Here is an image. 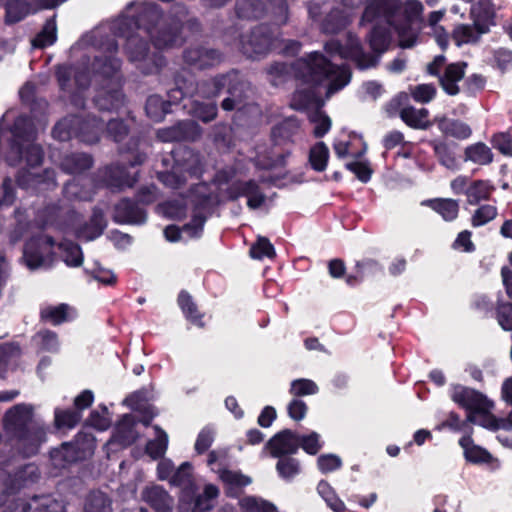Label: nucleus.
<instances>
[{
	"label": "nucleus",
	"mask_w": 512,
	"mask_h": 512,
	"mask_svg": "<svg viewBox=\"0 0 512 512\" xmlns=\"http://www.w3.org/2000/svg\"><path fill=\"white\" fill-rule=\"evenodd\" d=\"M3 429L24 458L38 454L46 441L47 429L34 419L32 405L19 403L9 408L3 417Z\"/></svg>",
	"instance_id": "1"
},
{
	"label": "nucleus",
	"mask_w": 512,
	"mask_h": 512,
	"mask_svg": "<svg viewBox=\"0 0 512 512\" xmlns=\"http://www.w3.org/2000/svg\"><path fill=\"white\" fill-rule=\"evenodd\" d=\"M106 133V137L113 139L119 144V152L131 153L132 157L127 160L126 164L115 163L106 166L100 174V182L102 185L112 191H122L125 188H132L139 179V172L130 174L128 167H136L142 165L147 155L138 150L141 142L139 135H130L131 130H102Z\"/></svg>",
	"instance_id": "2"
},
{
	"label": "nucleus",
	"mask_w": 512,
	"mask_h": 512,
	"mask_svg": "<svg viewBox=\"0 0 512 512\" xmlns=\"http://www.w3.org/2000/svg\"><path fill=\"white\" fill-rule=\"evenodd\" d=\"M338 67L333 64L321 52L314 51L306 57L296 59L290 66L285 63H274L269 72L275 75H283L291 72L295 79L303 84L316 87L329 80L336 74Z\"/></svg>",
	"instance_id": "3"
},
{
	"label": "nucleus",
	"mask_w": 512,
	"mask_h": 512,
	"mask_svg": "<svg viewBox=\"0 0 512 512\" xmlns=\"http://www.w3.org/2000/svg\"><path fill=\"white\" fill-rule=\"evenodd\" d=\"M12 138L5 154V161L9 166L16 167L25 163L29 168L40 166L44 160V150L33 140L38 130H10Z\"/></svg>",
	"instance_id": "4"
},
{
	"label": "nucleus",
	"mask_w": 512,
	"mask_h": 512,
	"mask_svg": "<svg viewBox=\"0 0 512 512\" xmlns=\"http://www.w3.org/2000/svg\"><path fill=\"white\" fill-rule=\"evenodd\" d=\"M119 34L126 38L123 50L130 62H139L141 72L144 75L159 74L166 66V58L160 53H153L149 57L150 42L147 37H142L136 31L123 32Z\"/></svg>",
	"instance_id": "5"
},
{
	"label": "nucleus",
	"mask_w": 512,
	"mask_h": 512,
	"mask_svg": "<svg viewBox=\"0 0 512 512\" xmlns=\"http://www.w3.org/2000/svg\"><path fill=\"white\" fill-rule=\"evenodd\" d=\"M275 40L274 28L269 24L261 23L253 27L248 33L241 35V51L248 58L259 59L271 51Z\"/></svg>",
	"instance_id": "6"
},
{
	"label": "nucleus",
	"mask_w": 512,
	"mask_h": 512,
	"mask_svg": "<svg viewBox=\"0 0 512 512\" xmlns=\"http://www.w3.org/2000/svg\"><path fill=\"white\" fill-rule=\"evenodd\" d=\"M162 19L163 13L157 4L144 3L136 9L133 15L121 21L119 30L123 32L142 30L149 37Z\"/></svg>",
	"instance_id": "7"
},
{
	"label": "nucleus",
	"mask_w": 512,
	"mask_h": 512,
	"mask_svg": "<svg viewBox=\"0 0 512 512\" xmlns=\"http://www.w3.org/2000/svg\"><path fill=\"white\" fill-rule=\"evenodd\" d=\"M183 20L178 15H171L162 19L154 29L149 39L157 49H166L181 46L185 38L182 36Z\"/></svg>",
	"instance_id": "8"
},
{
	"label": "nucleus",
	"mask_w": 512,
	"mask_h": 512,
	"mask_svg": "<svg viewBox=\"0 0 512 512\" xmlns=\"http://www.w3.org/2000/svg\"><path fill=\"white\" fill-rule=\"evenodd\" d=\"M182 58L189 67L204 71L219 66L224 61V54L217 48L197 44L185 48Z\"/></svg>",
	"instance_id": "9"
},
{
	"label": "nucleus",
	"mask_w": 512,
	"mask_h": 512,
	"mask_svg": "<svg viewBox=\"0 0 512 512\" xmlns=\"http://www.w3.org/2000/svg\"><path fill=\"white\" fill-rule=\"evenodd\" d=\"M402 8V0H370L364 7L360 23L370 24L383 19L388 25H393Z\"/></svg>",
	"instance_id": "10"
},
{
	"label": "nucleus",
	"mask_w": 512,
	"mask_h": 512,
	"mask_svg": "<svg viewBox=\"0 0 512 512\" xmlns=\"http://www.w3.org/2000/svg\"><path fill=\"white\" fill-rule=\"evenodd\" d=\"M118 49L117 41L112 40L107 45L106 53L94 56L91 69L95 76L103 80H112L120 73L122 60L116 56Z\"/></svg>",
	"instance_id": "11"
},
{
	"label": "nucleus",
	"mask_w": 512,
	"mask_h": 512,
	"mask_svg": "<svg viewBox=\"0 0 512 512\" xmlns=\"http://www.w3.org/2000/svg\"><path fill=\"white\" fill-rule=\"evenodd\" d=\"M449 396L458 407L478 412L486 411L490 401L484 393L462 384H451Z\"/></svg>",
	"instance_id": "12"
},
{
	"label": "nucleus",
	"mask_w": 512,
	"mask_h": 512,
	"mask_svg": "<svg viewBox=\"0 0 512 512\" xmlns=\"http://www.w3.org/2000/svg\"><path fill=\"white\" fill-rule=\"evenodd\" d=\"M112 220L122 225H143L147 221V211L134 199L123 197L114 205Z\"/></svg>",
	"instance_id": "13"
},
{
	"label": "nucleus",
	"mask_w": 512,
	"mask_h": 512,
	"mask_svg": "<svg viewBox=\"0 0 512 512\" xmlns=\"http://www.w3.org/2000/svg\"><path fill=\"white\" fill-rule=\"evenodd\" d=\"M298 433L291 429H283L274 434L264 445L271 457L294 455L299 450Z\"/></svg>",
	"instance_id": "14"
},
{
	"label": "nucleus",
	"mask_w": 512,
	"mask_h": 512,
	"mask_svg": "<svg viewBox=\"0 0 512 512\" xmlns=\"http://www.w3.org/2000/svg\"><path fill=\"white\" fill-rule=\"evenodd\" d=\"M471 18L475 29L480 34H486L491 26L496 25V12L491 0H479L471 7Z\"/></svg>",
	"instance_id": "15"
},
{
	"label": "nucleus",
	"mask_w": 512,
	"mask_h": 512,
	"mask_svg": "<svg viewBox=\"0 0 512 512\" xmlns=\"http://www.w3.org/2000/svg\"><path fill=\"white\" fill-rule=\"evenodd\" d=\"M188 198L192 211L203 212L218 204V196L206 182L193 184L188 190Z\"/></svg>",
	"instance_id": "16"
},
{
	"label": "nucleus",
	"mask_w": 512,
	"mask_h": 512,
	"mask_svg": "<svg viewBox=\"0 0 512 512\" xmlns=\"http://www.w3.org/2000/svg\"><path fill=\"white\" fill-rule=\"evenodd\" d=\"M333 149L339 158L351 156L360 159L367 151V144L361 134L357 133L355 130H351L346 140H337L334 142Z\"/></svg>",
	"instance_id": "17"
},
{
	"label": "nucleus",
	"mask_w": 512,
	"mask_h": 512,
	"mask_svg": "<svg viewBox=\"0 0 512 512\" xmlns=\"http://www.w3.org/2000/svg\"><path fill=\"white\" fill-rule=\"evenodd\" d=\"M17 185L21 188H36L45 185L46 188L56 186V172L54 169L45 168L41 173H33L28 169H22L17 173Z\"/></svg>",
	"instance_id": "18"
},
{
	"label": "nucleus",
	"mask_w": 512,
	"mask_h": 512,
	"mask_svg": "<svg viewBox=\"0 0 512 512\" xmlns=\"http://www.w3.org/2000/svg\"><path fill=\"white\" fill-rule=\"evenodd\" d=\"M177 304L184 318L193 326L204 329L206 323L204 321L205 313L200 311L196 301L187 290H181L177 296Z\"/></svg>",
	"instance_id": "19"
},
{
	"label": "nucleus",
	"mask_w": 512,
	"mask_h": 512,
	"mask_svg": "<svg viewBox=\"0 0 512 512\" xmlns=\"http://www.w3.org/2000/svg\"><path fill=\"white\" fill-rule=\"evenodd\" d=\"M107 227L104 212L99 207H94L88 222L82 224L76 230V236L86 241H93L100 237Z\"/></svg>",
	"instance_id": "20"
},
{
	"label": "nucleus",
	"mask_w": 512,
	"mask_h": 512,
	"mask_svg": "<svg viewBox=\"0 0 512 512\" xmlns=\"http://www.w3.org/2000/svg\"><path fill=\"white\" fill-rule=\"evenodd\" d=\"M467 63L460 61L450 63L445 71L439 76V83L442 89L450 96H455L460 92L458 82L464 78Z\"/></svg>",
	"instance_id": "21"
},
{
	"label": "nucleus",
	"mask_w": 512,
	"mask_h": 512,
	"mask_svg": "<svg viewBox=\"0 0 512 512\" xmlns=\"http://www.w3.org/2000/svg\"><path fill=\"white\" fill-rule=\"evenodd\" d=\"M84 452L78 444L65 442L59 448L50 451V458L53 465L57 468H67L69 465L83 459Z\"/></svg>",
	"instance_id": "22"
},
{
	"label": "nucleus",
	"mask_w": 512,
	"mask_h": 512,
	"mask_svg": "<svg viewBox=\"0 0 512 512\" xmlns=\"http://www.w3.org/2000/svg\"><path fill=\"white\" fill-rule=\"evenodd\" d=\"M219 478L225 485V495L229 498H239L242 488L251 484L252 479L240 471H233L227 468L219 472Z\"/></svg>",
	"instance_id": "23"
},
{
	"label": "nucleus",
	"mask_w": 512,
	"mask_h": 512,
	"mask_svg": "<svg viewBox=\"0 0 512 512\" xmlns=\"http://www.w3.org/2000/svg\"><path fill=\"white\" fill-rule=\"evenodd\" d=\"M217 112L218 108L214 103L195 102L192 107L193 119L188 121H179L170 128H200L197 121L208 123L216 118Z\"/></svg>",
	"instance_id": "24"
},
{
	"label": "nucleus",
	"mask_w": 512,
	"mask_h": 512,
	"mask_svg": "<svg viewBox=\"0 0 512 512\" xmlns=\"http://www.w3.org/2000/svg\"><path fill=\"white\" fill-rule=\"evenodd\" d=\"M348 60L353 61L360 70L374 68L379 63V55L364 51L361 42L356 39H349L347 49Z\"/></svg>",
	"instance_id": "25"
},
{
	"label": "nucleus",
	"mask_w": 512,
	"mask_h": 512,
	"mask_svg": "<svg viewBox=\"0 0 512 512\" xmlns=\"http://www.w3.org/2000/svg\"><path fill=\"white\" fill-rule=\"evenodd\" d=\"M170 483L182 488L181 499H185L186 496L192 497L196 492L197 487L194 483L191 463L183 462L172 474Z\"/></svg>",
	"instance_id": "26"
},
{
	"label": "nucleus",
	"mask_w": 512,
	"mask_h": 512,
	"mask_svg": "<svg viewBox=\"0 0 512 512\" xmlns=\"http://www.w3.org/2000/svg\"><path fill=\"white\" fill-rule=\"evenodd\" d=\"M136 421L132 414H124L118 421L113 438L118 444L128 447L137 440Z\"/></svg>",
	"instance_id": "27"
},
{
	"label": "nucleus",
	"mask_w": 512,
	"mask_h": 512,
	"mask_svg": "<svg viewBox=\"0 0 512 512\" xmlns=\"http://www.w3.org/2000/svg\"><path fill=\"white\" fill-rule=\"evenodd\" d=\"M4 23L11 26L23 21L32 12L28 0H6L4 3Z\"/></svg>",
	"instance_id": "28"
},
{
	"label": "nucleus",
	"mask_w": 512,
	"mask_h": 512,
	"mask_svg": "<svg viewBox=\"0 0 512 512\" xmlns=\"http://www.w3.org/2000/svg\"><path fill=\"white\" fill-rule=\"evenodd\" d=\"M422 205L438 213L444 221H454L459 214V203L451 198H433L422 202Z\"/></svg>",
	"instance_id": "29"
},
{
	"label": "nucleus",
	"mask_w": 512,
	"mask_h": 512,
	"mask_svg": "<svg viewBox=\"0 0 512 512\" xmlns=\"http://www.w3.org/2000/svg\"><path fill=\"white\" fill-rule=\"evenodd\" d=\"M218 495V487L213 484H207L204 486L202 494L196 495L195 492L192 497L186 496V498L182 500L187 501L190 504H193L192 512H207L213 508L212 501L216 499Z\"/></svg>",
	"instance_id": "30"
},
{
	"label": "nucleus",
	"mask_w": 512,
	"mask_h": 512,
	"mask_svg": "<svg viewBox=\"0 0 512 512\" xmlns=\"http://www.w3.org/2000/svg\"><path fill=\"white\" fill-rule=\"evenodd\" d=\"M83 512H113V500L101 490H91L85 497Z\"/></svg>",
	"instance_id": "31"
},
{
	"label": "nucleus",
	"mask_w": 512,
	"mask_h": 512,
	"mask_svg": "<svg viewBox=\"0 0 512 512\" xmlns=\"http://www.w3.org/2000/svg\"><path fill=\"white\" fill-rule=\"evenodd\" d=\"M93 166V158L86 153H71L61 161L64 172L75 175L89 170Z\"/></svg>",
	"instance_id": "32"
},
{
	"label": "nucleus",
	"mask_w": 512,
	"mask_h": 512,
	"mask_svg": "<svg viewBox=\"0 0 512 512\" xmlns=\"http://www.w3.org/2000/svg\"><path fill=\"white\" fill-rule=\"evenodd\" d=\"M69 310L70 306L66 303L42 307L39 313L40 322L49 323L53 326L61 325L70 320Z\"/></svg>",
	"instance_id": "33"
},
{
	"label": "nucleus",
	"mask_w": 512,
	"mask_h": 512,
	"mask_svg": "<svg viewBox=\"0 0 512 512\" xmlns=\"http://www.w3.org/2000/svg\"><path fill=\"white\" fill-rule=\"evenodd\" d=\"M265 3L262 0H236L235 13L239 19L257 20L264 16Z\"/></svg>",
	"instance_id": "34"
},
{
	"label": "nucleus",
	"mask_w": 512,
	"mask_h": 512,
	"mask_svg": "<svg viewBox=\"0 0 512 512\" xmlns=\"http://www.w3.org/2000/svg\"><path fill=\"white\" fill-rule=\"evenodd\" d=\"M370 49L379 56L388 50L391 42L389 29L382 25H374L367 35Z\"/></svg>",
	"instance_id": "35"
},
{
	"label": "nucleus",
	"mask_w": 512,
	"mask_h": 512,
	"mask_svg": "<svg viewBox=\"0 0 512 512\" xmlns=\"http://www.w3.org/2000/svg\"><path fill=\"white\" fill-rule=\"evenodd\" d=\"M46 250L38 242V240L32 236L24 244L23 258L29 269L35 270L41 267L44 263V254Z\"/></svg>",
	"instance_id": "36"
},
{
	"label": "nucleus",
	"mask_w": 512,
	"mask_h": 512,
	"mask_svg": "<svg viewBox=\"0 0 512 512\" xmlns=\"http://www.w3.org/2000/svg\"><path fill=\"white\" fill-rule=\"evenodd\" d=\"M494 407V403L490 400L487 402V410L484 412H478L481 416L478 425L491 431H498L500 429L510 431L512 430V419L507 415L504 418H498L491 413V409Z\"/></svg>",
	"instance_id": "37"
},
{
	"label": "nucleus",
	"mask_w": 512,
	"mask_h": 512,
	"mask_svg": "<svg viewBox=\"0 0 512 512\" xmlns=\"http://www.w3.org/2000/svg\"><path fill=\"white\" fill-rule=\"evenodd\" d=\"M146 115L154 122H161L167 114L172 113L171 103L157 95H150L145 103Z\"/></svg>",
	"instance_id": "38"
},
{
	"label": "nucleus",
	"mask_w": 512,
	"mask_h": 512,
	"mask_svg": "<svg viewBox=\"0 0 512 512\" xmlns=\"http://www.w3.org/2000/svg\"><path fill=\"white\" fill-rule=\"evenodd\" d=\"M429 111L426 108L416 109L407 106L401 109L400 118L410 128H429Z\"/></svg>",
	"instance_id": "39"
},
{
	"label": "nucleus",
	"mask_w": 512,
	"mask_h": 512,
	"mask_svg": "<svg viewBox=\"0 0 512 512\" xmlns=\"http://www.w3.org/2000/svg\"><path fill=\"white\" fill-rule=\"evenodd\" d=\"M57 40V25L55 15L48 18L40 32L32 39L31 44L34 48L44 49L53 45Z\"/></svg>",
	"instance_id": "40"
},
{
	"label": "nucleus",
	"mask_w": 512,
	"mask_h": 512,
	"mask_svg": "<svg viewBox=\"0 0 512 512\" xmlns=\"http://www.w3.org/2000/svg\"><path fill=\"white\" fill-rule=\"evenodd\" d=\"M142 497L154 510L172 507V498L161 486L146 488L142 493Z\"/></svg>",
	"instance_id": "41"
},
{
	"label": "nucleus",
	"mask_w": 512,
	"mask_h": 512,
	"mask_svg": "<svg viewBox=\"0 0 512 512\" xmlns=\"http://www.w3.org/2000/svg\"><path fill=\"white\" fill-rule=\"evenodd\" d=\"M229 73L218 74L210 79L204 80L200 84V91L206 98H215L224 91L227 93L229 85Z\"/></svg>",
	"instance_id": "42"
},
{
	"label": "nucleus",
	"mask_w": 512,
	"mask_h": 512,
	"mask_svg": "<svg viewBox=\"0 0 512 512\" xmlns=\"http://www.w3.org/2000/svg\"><path fill=\"white\" fill-rule=\"evenodd\" d=\"M35 119L28 113L10 109L0 119V128H35Z\"/></svg>",
	"instance_id": "43"
},
{
	"label": "nucleus",
	"mask_w": 512,
	"mask_h": 512,
	"mask_svg": "<svg viewBox=\"0 0 512 512\" xmlns=\"http://www.w3.org/2000/svg\"><path fill=\"white\" fill-rule=\"evenodd\" d=\"M154 430L156 437L146 443L145 452L153 460H158L165 455L169 440L167 433L161 427L155 425Z\"/></svg>",
	"instance_id": "44"
},
{
	"label": "nucleus",
	"mask_w": 512,
	"mask_h": 512,
	"mask_svg": "<svg viewBox=\"0 0 512 512\" xmlns=\"http://www.w3.org/2000/svg\"><path fill=\"white\" fill-rule=\"evenodd\" d=\"M494 187L488 181L475 180L464 191L469 205H477L482 200H488Z\"/></svg>",
	"instance_id": "45"
},
{
	"label": "nucleus",
	"mask_w": 512,
	"mask_h": 512,
	"mask_svg": "<svg viewBox=\"0 0 512 512\" xmlns=\"http://www.w3.org/2000/svg\"><path fill=\"white\" fill-rule=\"evenodd\" d=\"M349 25L348 17L339 9L331 10L323 19L321 29L326 34H338Z\"/></svg>",
	"instance_id": "46"
},
{
	"label": "nucleus",
	"mask_w": 512,
	"mask_h": 512,
	"mask_svg": "<svg viewBox=\"0 0 512 512\" xmlns=\"http://www.w3.org/2000/svg\"><path fill=\"white\" fill-rule=\"evenodd\" d=\"M491 149L483 142L472 144L465 149V160L472 161L478 165H488L493 162Z\"/></svg>",
	"instance_id": "47"
},
{
	"label": "nucleus",
	"mask_w": 512,
	"mask_h": 512,
	"mask_svg": "<svg viewBox=\"0 0 512 512\" xmlns=\"http://www.w3.org/2000/svg\"><path fill=\"white\" fill-rule=\"evenodd\" d=\"M21 356V349L15 343L0 344V379H6L9 366Z\"/></svg>",
	"instance_id": "48"
},
{
	"label": "nucleus",
	"mask_w": 512,
	"mask_h": 512,
	"mask_svg": "<svg viewBox=\"0 0 512 512\" xmlns=\"http://www.w3.org/2000/svg\"><path fill=\"white\" fill-rule=\"evenodd\" d=\"M329 149L324 142L315 143L309 150L308 161L316 172H323L327 168Z\"/></svg>",
	"instance_id": "49"
},
{
	"label": "nucleus",
	"mask_w": 512,
	"mask_h": 512,
	"mask_svg": "<svg viewBox=\"0 0 512 512\" xmlns=\"http://www.w3.org/2000/svg\"><path fill=\"white\" fill-rule=\"evenodd\" d=\"M257 182L254 179L247 181L236 180L232 182L226 189L225 195L231 202L238 200L240 197H247L256 192Z\"/></svg>",
	"instance_id": "50"
},
{
	"label": "nucleus",
	"mask_w": 512,
	"mask_h": 512,
	"mask_svg": "<svg viewBox=\"0 0 512 512\" xmlns=\"http://www.w3.org/2000/svg\"><path fill=\"white\" fill-rule=\"evenodd\" d=\"M82 419L80 411L75 409H60L54 411V424L57 429H72L78 425Z\"/></svg>",
	"instance_id": "51"
},
{
	"label": "nucleus",
	"mask_w": 512,
	"mask_h": 512,
	"mask_svg": "<svg viewBox=\"0 0 512 512\" xmlns=\"http://www.w3.org/2000/svg\"><path fill=\"white\" fill-rule=\"evenodd\" d=\"M290 456L276 457V471L280 478L290 481L301 472L300 462Z\"/></svg>",
	"instance_id": "52"
},
{
	"label": "nucleus",
	"mask_w": 512,
	"mask_h": 512,
	"mask_svg": "<svg viewBox=\"0 0 512 512\" xmlns=\"http://www.w3.org/2000/svg\"><path fill=\"white\" fill-rule=\"evenodd\" d=\"M317 491L334 512H346L345 503L336 495L327 481L321 480L317 485Z\"/></svg>",
	"instance_id": "53"
},
{
	"label": "nucleus",
	"mask_w": 512,
	"mask_h": 512,
	"mask_svg": "<svg viewBox=\"0 0 512 512\" xmlns=\"http://www.w3.org/2000/svg\"><path fill=\"white\" fill-rule=\"evenodd\" d=\"M481 35L475 29L474 24H459L452 32V38L458 47L467 43H477Z\"/></svg>",
	"instance_id": "54"
},
{
	"label": "nucleus",
	"mask_w": 512,
	"mask_h": 512,
	"mask_svg": "<svg viewBox=\"0 0 512 512\" xmlns=\"http://www.w3.org/2000/svg\"><path fill=\"white\" fill-rule=\"evenodd\" d=\"M423 12V5L419 0H407L402 2L400 14L403 17L402 28H409L413 23L420 19Z\"/></svg>",
	"instance_id": "55"
},
{
	"label": "nucleus",
	"mask_w": 512,
	"mask_h": 512,
	"mask_svg": "<svg viewBox=\"0 0 512 512\" xmlns=\"http://www.w3.org/2000/svg\"><path fill=\"white\" fill-rule=\"evenodd\" d=\"M249 255L251 258L257 260L264 258L273 259L276 257V251L267 237L258 236L256 242L252 244L249 249Z\"/></svg>",
	"instance_id": "56"
},
{
	"label": "nucleus",
	"mask_w": 512,
	"mask_h": 512,
	"mask_svg": "<svg viewBox=\"0 0 512 512\" xmlns=\"http://www.w3.org/2000/svg\"><path fill=\"white\" fill-rule=\"evenodd\" d=\"M63 252V260L69 267H79L83 263V252L79 244L69 241L59 246Z\"/></svg>",
	"instance_id": "57"
},
{
	"label": "nucleus",
	"mask_w": 512,
	"mask_h": 512,
	"mask_svg": "<svg viewBox=\"0 0 512 512\" xmlns=\"http://www.w3.org/2000/svg\"><path fill=\"white\" fill-rule=\"evenodd\" d=\"M318 103V98L312 88L295 91L292 96V106L297 110H307Z\"/></svg>",
	"instance_id": "58"
},
{
	"label": "nucleus",
	"mask_w": 512,
	"mask_h": 512,
	"mask_svg": "<svg viewBox=\"0 0 512 512\" xmlns=\"http://www.w3.org/2000/svg\"><path fill=\"white\" fill-rule=\"evenodd\" d=\"M121 92L119 90L106 91L96 95L94 101L99 110L110 111L118 107L121 102Z\"/></svg>",
	"instance_id": "59"
},
{
	"label": "nucleus",
	"mask_w": 512,
	"mask_h": 512,
	"mask_svg": "<svg viewBox=\"0 0 512 512\" xmlns=\"http://www.w3.org/2000/svg\"><path fill=\"white\" fill-rule=\"evenodd\" d=\"M400 144L403 150L402 155L406 158L409 157L412 150L411 143L404 141V135L399 130L389 132L383 139V146L386 150H392Z\"/></svg>",
	"instance_id": "60"
},
{
	"label": "nucleus",
	"mask_w": 512,
	"mask_h": 512,
	"mask_svg": "<svg viewBox=\"0 0 512 512\" xmlns=\"http://www.w3.org/2000/svg\"><path fill=\"white\" fill-rule=\"evenodd\" d=\"M492 147L506 157H512V135L509 131L494 133L490 139Z\"/></svg>",
	"instance_id": "61"
},
{
	"label": "nucleus",
	"mask_w": 512,
	"mask_h": 512,
	"mask_svg": "<svg viewBox=\"0 0 512 512\" xmlns=\"http://www.w3.org/2000/svg\"><path fill=\"white\" fill-rule=\"evenodd\" d=\"M497 216V208L490 204L479 206L471 217L473 227H480L492 221Z\"/></svg>",
	"instance_id": "62"
},
{
	"label": "nucleus",
	"mask_w": 512,
	"mask_h": 512,
	"mask_svg": "<svg viewBox=\"0 0 512 512\" xmlns=\"http://www.w3.org/2000/svg\"><path fill=\"white\" fill-rule=\"evenodd\" d=\"M317 392V384L314 381L305 378L293 380L289 389V393L295 397L313 395Z\"/></svg>",
	"instance_id": "63"
},
{
	"label": "nucleus",
	"mask_w": 512,
	"mask_h": 512,
	"mask_svg": "<svg viewBox=\"0 0 512 512\" xmlns=\"http://www.w3.org/2000/svg\"><path fill=\"white\" fill-rule=\"evenodd\" d=\"M496 319L504 331H512V303L502 302L496 308Z\"/></svg>",
	"instance_id": "64"
}]
</instances>
